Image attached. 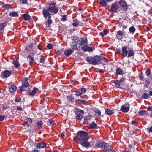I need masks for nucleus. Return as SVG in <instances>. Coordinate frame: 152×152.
I'll return each instance as SVG.
<instances>
[{
  "label": "nucleus",
  "mask_w": 152,
  "mask_h": 152,
  "mask_svg": "<svg viewBox=\"0 0 152 152\" xmlns=\"http://www.w3.org/2000/svg\"><path fill=\"white\" fill-rule=\"evenodd\" d=\"M32 123V120L30 118H27L24 121V124L27 125L28 127Z\"/></svg>",
  "instance_id": "a211bd4d"
},
{
  "label": "nucleus",
  "mask_w": 152,
  "mask_h": 152,
  "mask_svg": "<svg viewBox=\"0 0 152 152\" xmlns=\"http://www.w3.org/2000/svg\"><path fill=\"white\" fill-rule=\"evenodd\" d=\"M148 110L150 112L152 113V106H149L147 108Z\"/></svg>",
  "instance_id": "6e6d98bb"
},
{
  "label": "nucleus",
  "mask_w": 152,
  "mask_h": 152,
  "mask_svg": "<svg viewBox=\"0 0 152 152\" xmlns=\"http://www.w3.org/2000/svg\"><path fill=\"white\" fill-rule=\"evenodd\" d=\"M97 126V125L96 124L94 123V122H92L88 125V127L90 129H95Z\"/></svg>",
  "instance_id": "393cba45"
},
{
  "label": "nucleus",
  "mask_w": 152,
  "mask_h": 152,
  "mask_svg": "<svg viewBox=\"0 0 152 152\" xmlns=\"http://www.w3.org/2000/svg\"><path fill=\"white\" fill-rule=\"evenodd\" d=\"M93 110L98 115H99L101 114L100 110L97 108H94L93 109Z\"/></svg>",
  "instance_id": "58836bf2"
},
{
  "label": "nucleus",
  "mask_w": 152,
  "mask_h": 152,
  "mask_svg": "<svg viewBox=\"0 0 152 152\" xmlns=\"http://www.w3.org/2000/svg\"><path fill=\"white\" fill-rule=\"evenodd\" d=\"M47 48L49 49H51L53 48V45L52 44H49L47 46Z\"/></svg>",
  "instance_id": "864d4df0"
},
{
  "label": "nucleus",
  "mask_w": 152,
  "mask_h": 152,
  "mask_svg": "<svg viewBox=\"0 0 152 152\" xmlns=\"http://www.w3.org/2000/svg\"><path fill=\"white\" fill-rule=\"evenodd\" d=\"M137 122L135 120H133L132 121V123L133 124H137Z\"/></svg>",
  "instance_id": "69168bd1"
},
{
  "label": "nucleus",
  "mask_w": 152,
  "mask_h": 152,
  "mask_svg": "<svg viewBox=\"0 0 152 152\" xmlns=\"http://www.w3.org/2000/svg\"><path fill=\"white\" fill-rule=\"evenodd\" d=\"M86 61L90 64L93 65L100 64L101 57L100 56H96L94 57H88L86 58Z\"/></svg>",
  "instance_id": "7ed1b4c3"
},
{
  "label": "nucleus",
  "mask_w": 152,
  "mask_h": 152,
  "mask_svg": "<svg viewBox=\"0 0 152 152\" xmlns=\"http://www.w3.org/2000/svg\"><path fill=\"white\" fill-rule=\"evenodd\" d=\"M3 7L5 9L8 10L11 8V6L9 4H5L3 5Z\"/></svg>",
  "instance_id": "37998d69"
},
{
  "label": "nucleus",
  "mask_w": 152,
  "mask_h": 152,
  "mask_svg": "<svg viewBox=\"0 0 152 152\" xmlns=\"http://www.w3.org/2000/svg\"><path fill=\"white\" fill-rule=\"evenodd\" d=\"M149 94L151 96H152V91H150L149 92Z\"/></svg>",
  "instance_id": "774afa93"
},
{
  "label": "nucleus",
  "mask_w": 152,
  "mask_h": 152,
  "mask_svg": "<svg viewBox=\"0 0 152 152\" xmlns=\"http://www.w3.org/2000/svg\"><path fill=\"white\" fill-rule=\"evenodd\" d=\"M23 19L25 20H30L31 17L30 15L27 14L25 13L22 15Z\"/></svg>",
  "instance_id": "b1692460"
},
{
  "label": "nucleus",
  "mask_w": 152,
  "mask_h": 152,
  "mask_svg": "<svg viewBox=\"0 0 152 152\" xmlns=\"http://www.w3.org/2000/svg\"><path fill=\"white\" fill-rule=\"evenodd\" d=\"M74 139L77 142L80 143L84 147L87 148L90 147V143L87 141L89 136L87 132L82 131H79L77 133V136Z\"/></svg>",
  "instance_id": "f257e3e1"
},
{
  "label": "nucleus",
  "mask_w": 152,
  "mask_h": 152,
  "mask_svg": "<svg viewBox=\"0 0 152 152\" xmlns=\"http://www.w3.org/2000/svg\"><path fill=\"white\" fill-rule=\"evenodd\" d=\"M45 61V59L42 57L40 58V62L41 63H43Z\"/></svg>",
  "instance_id": "bf43d9fd"
},
{
  "label": "nucleus",
  "mask_w": 152,
  "mask_h": 152,
  "mask_svg": "<svg viewBox=\"0 0 152 152\" xmlns=\"http://www.w3.org/2000/svg\"><path fill=\"white\" fill-rule=\"evenodd\" d=\"M146 74L147 76H149L151 74V70L148 69L146 72Z\"/></svg>",
  "instance_id": "3c124183"
},
{
  "label": "nucleus",
  "mask_w": 152,
  "mask_h": 152,
  "mask_svg": "<svg viewBox=\"0 0 152 152\" xmlns=\"http://www.w3.org/2000/svg\"><path fill=\"white\" fill-rule=\"evenodd\" d=\"M67 99L68 101L69 102H71L74 99V98L72 96H68L67 97Z\"/></svg>",
  "instance_id": "09e8293b"
},
{
  "label": "nucleus",
  "mask_w": 152,
  "mask_h": 152,
  "mask_svg": "<svg viewBox=\"0 0 152 152\" xmlns=\"http://www.w3.org/2000/svg\"><path fill=\"white\" fill-rule=\"evenodd\" d=\"M42 14L45 18L47 19L48 18V19L47 20V23L48 25H50L52 22V20L51 19V15L50 14L47 10L44 9L42 10Z\"/></svg>",
  "instance_id": "39448f33"
},
{
  "label": "nucleus",
  "mask_w": 152,
  "mask_h": 152,
  "mask_svg": "<svg viewBox=\"0 0 152 152\" xmlns=\"http://www.w3.org/2000/svg\"><path fill=\"white\" fill-rule=\"evenodd\" d=\"M129 106L128 104H126L122 105L121 108V110L124 112H127L129 110Z\"/></svg>",
  "instance_id": "f8f14e48"
},
{
  "label": "nucleus",
  "mask_w": 152,
  "mask_h": 152,
  "mask_svg": "<svg viewBox=\"0 0 152 152\" xmlns=\"http://www.w3.org/2000/svg\"><path fill=\"white\" fill-rule=\"evenodd\" d=\"M31 152H40L39 150L37 149H34L33 151H32Z\"/></svg>",
  "instance_id": "0e129e2a"
},
{
  "label": "nucleus",
  "mask_w": 152,
  "mask_h": 152,
  "mask_svg": "<svg viewBox=\"0 0 152 152\" xmlns=\"http://www.w3.org/2000/svg\"><path fill=\"white\" fill-rule=\"evenodd\" d=\"M33 47V45L32 44H30L28 45H27L26 47V50L28 51H30L31 49Z\"/></svg>",
  "instance_id": "f704fd0d"
},
{
  "label": "nucleus",
  "mask_w": 152,
  "mask_h": 152,
  "mask_svg": "<svg viewBox=\"0 0 152 152\" xmlns=\"http://www.w3.org/2000/svg\"><path fill=\"white\" fill-rule=\"evenodd\" d=\"M105 113L109 115H112L115 113V111L113 109L112 110H111L109 108L105 109Z\"/></svg>",
  "instance_id": "dca6fc26"
},
{
  "label": "nucleus",
  "mask_w": 152,
  "mask_h": 152,
  "mask_svg": "<svg viewBox=\"0 0 152 152\" xmlns=\"http://www.w3.org/2000/svg\"><path fill=\"white\" fill-rule=\"evenodd\" d=\"M13 64L15 67L16 68H18L20 66V64L18 61L16 59L13 60Z\"/></svg>",
  "instance_id": "bb28decb"
},
{
  "label": "nucleus",
  "mask_w": 152,
  "mask_h": 152,
  "mask_svg": "<svg viewBox=\"0 0 152 152\" xmlns=\"http://www.w3.org/2000/svg\"><path fill=\"white\" fill-rule=\"evenodd\" d=\"M47 124L48 126H52L55 124L54 121L52 119H50L47 122Z\"/></svg>",
  "instance_id": "c85d7f7f"
},
{
  "label": "nucleus",
  "mask_w": 152,
  "mask_h": 152,
  "mask_svg": "<svg viewBox=\"0 0 152 152\" xmlns=\"http://www.w3.org/2000/svg\"><path fill=\"white\" fill-rule=\"evenodd\" d=\"M108 33V31L106 29H104V30L103 31L100 33L99 34L102 36L103 37L105 35L107 34Z\"/></svg>",
  "instance_id": "2f4dec72"
},
{
  "label": "nucleus",
  "mask_w": 152,
  "mask_h": 152,
  "mask_svg": "<svg viewBox=\"0 0 152 152\" xmlns=\"http://www.w3.org/2000/svg\"><path fill=\"white\" fill-rule=\"evenodd\" d=\"M5 118L4 116H0V121H2L4 120Z\"/></svg>",
  "instance_id": "680f3d73"
},
{
  "label": "nucleus",
  "mask_w": 152,
  "mask_h": 152,
  "mask_svg": "<svg viewBox=\"0 0 152 152\" xmlns=\"http://www.w3.org/2000/svg\"><path fill=\"white\" fill-rule=\"evenodd\" d=\"M99 2H100V4L103 7H105L107 5L106 1L105 0H100Z\"/></svg>",
  "instance_id": "c756f323"
},
{
  "label": "nucleus",
  "mask_w": 152,
  "mask_h": 152,
  "mask_svg": "<svg viewBox=\"0 0 152 152\" xmlns=\"http://www.w3.org/2000/svg\"><path fill=\"white\" fill-rule=\"evenodd\" d=\"M46 146V143L44 142H41L35 145V146L37 148H45Z\"/></svg>",
  "instance_id": "2eb2a0df"
},
{
  "label": "nucleus",
  "mask_w": 152,
  "mask_h": 152,
  "mask_svg": "<svg viewBox=\"0 0 152 152\" xmlns=\"http://www.w3.org/2000/svg\"><path fill=\"white\" fill-rule=\"evenodd\" d=\"M95 146L97 148H107L109 147V145L104 142H98L95 145Z\"/></svg>",
  "instance_id": "6e6552de"
},
{
  "label": "nucleus",
  "mask_w": 152,
  "mask_h": 152,
  "mask_svg": "<svg viewBox=\"0 0 152 152\" xmlns=\"http://www.w3.org/2000/svg\"><path fill=\"white\" fill-rule=\"evenodd\" d=\"M117 34L118 35H120L121 36H123L124 35L123 32L121 30H119L118 31Z\"/></svg>",
  "instance_id": "603ef678"
},
{
  "label": "nucleus",
  "mask_w": 152,
  "mask_h": 152,
  "mask_svg": "<svg viewBox=\"0 0 152 152\" xmlns=\"http://www.w3.org/2000/svg\"><path fill=\"white\" fill-rule=\"evenodd\" d=\"M87 44V39L86 37H83L81 39L79 45L80 46L86 45Z\"/></svg>",
  "instance_id": "4468645a"
},
{
  "label": "nucleus",
  "mask_w": 152,
  "mask_h": 152,
  "mask_svg": "<svg viewBox=\"0 0 152 152\" xmlns=\"http://www.w3.org/2000/svg\"><path fill=\"white\" fill-rule=\"evenodd\" d=\"M86 89L84 88H79L77 91H76V95L77 96H80L82 94L85 93L86 91Z\"/></svg>",
  "instance_id": "9b49d317"
},
{
  "label": "nucleus",
  "mask_w": 152,
  "mask_h": 152,
  "mask_svg": "<svg viewBox=\"0 0 152 152\" xmlns=\"http://www.w3.org/2000/svg\"><path fill=\"white\" fill-rule=\"evenodd\" d=\"M78 20H73L72 25L75 27H77L78 26Z\"/></svg>",
  "instance_id": "ea45409f"
},
{
  "label": "nucleus",
  "mask_w": 152,
  "mask_h": 152,
  "mask_svg": "<svg viewBox=\"0 0 152 152\" xmlns=\"http://www.w3.org/2000/svg\"><path fill=\"white\" fill-rule=\"evenodd\" d=\"M138 115H139L147 116L149 115V114L146 110H142L139 112Z\"/></svg>",
  "instance_id": "aec40b11"
},
{
  "label": "nucleus",
  "mask_w": 152,
  "mask_h": 152,
  "mask_svg": "<svg viewBox=\"0 0 152 152\" xmlns=\"http://www.w3.org/2000/svg\"><path fill=\"white\" fill-rule=\"evenodd\" d=\"M9 91L11 93H13L17 89V87L14 84H12L9 87Z\"/></svg>",
  "instance_id": "412c9836"
},
{
  "label": "nucleus",
  "mask_w": 152,
  "mask_h": 152,
  "mask_svg": "<svg viewBox=\"0 0 152 152\" xmlns=\"http://www.w3.org/2000/svg\"><path fill=\"white\" fill-rule=\"evenodd\" d=\"M5 23L0 24V30H3L6 26Z\"/></svg>",
  "instance_id": "49530a36"
},
{
  "label": "nucleus",
  "mask_w": 152,
  "mask_h": 152,
  "mask_svg": "<svg viewBox=\"0 0 152 152\" xmlns=\"http://www.w3.org/2000/svg\"><path fill=\"white\" fill-rule=\"evenodd\" d=\"M129 31L132 34H134L135 31V28L134 26H132L129 28Z\"/></svg>",
  "instance_id": "e433bc0d"
},
{
  "label": "nucleus",
  "mask_w": 152,
  "mask_h": 152,
  "mask_svg": "<svg viewBox=\"0 0 152 152\" xmlns=\"http://www.w3.org/2000/svg\"><path fill=\"white\" fill-rule=\"evenodd\" d=\"M43 122L41 121H38L37 122V126L38 129H39L41 128L43 124Z\"/></svg>",
  "instance_id": "473e14b6"
},
{
  "label": "nucleus",
  "mask_w": 152,
  "mask_h": 152,
  "mask_svg": "<svg viewBox=\"0 0 152 152\" xmlns=\"http://www.w3.org/2000/svg\"><path fill=\"white\" fill-rule=\"evenodd\" d=\"M61 137H65V135H64V134L62 133H61Z\"/></svg>",
  "instance_id": "338daca9"
},
{
  "label": "nucleus",
  "mask_w": 152,
  "mask_h": 152,
  "mask_svg": "<svg viewBox=\"0 0 152 152\" xmlns=\"http://www.w3.org/2000/svg\"><path fill=\"white\" fill-rule=\"evenodd\" d=\"M9 15L11 17H18V13L15 11H13L10 12Z\"/></svg>",
  "instance_id": "7c9ffc66"
},
{
  "label": "nucleus",
  "mask_w": 152,
  "mask_h": 152,
  "mask_svg": "<svg viewBox=\"0 0 152 152\" xmlns=\"http://www.w3.org/2000/svg\"><path fill=\"white\" fill-rule=\"evenodd\" d=\"M119 4L125 10H126L128 9V7L129 5H127V3L124 1L120 0L119 1Z\"/></svg>",
  "instance_id": "9d476101"
},
{
  "label": "nucleus",
  "mask_w": 152,
  "mask_h": 152,
  "mask_svg": "<svg viewBox=\"0 0 152 152\" xmlns=\"http://www.w3.org/2000/svg\"><path fill=\"white\" fill-rule=\"evenodd\" d=\"M45 9L47 10L51 15L57 14L58 11V9L56 6V4L53 3L50 4L48 8Z\"/></svg>",
  "instance_id": "20e7f679"
},
{
  "label": "nucleus",
  "mask_w": 152,
  "mask_h": 152,
  "mask_svg": "<svg viewBox=\"0 0 152 152\" xmlns=\"http://www.w3.org/2000/svg\"><path fill=\"white\" fill-rule=\"evenodd\" d=\"M101 63L107 62L108 61V59L105 57H102V58H101Z\"/></svg>",
  "instance_id": "a18cd8bd"
},
{
  "label": "nucleus",
  "mask_w": 152,
  "mask_h": 152,
  "mask_svg": "<svg viewBox=\"0 0 152 152\" xmlns=\"http://www.w3.org/2000/svg\"><path fill=\"white\" fill-rule=\"evenodd\" d=\"M81 49L84 51H92L94 49V47H91L88 46L87 45H85L82 47Z\"/></svg>",
  "instance_id": "ddd939ff"
},
{
  "label": "nucleus",
  "mask_w": 152,
  "mask_h": 152,
  "mask_svg": "<svg viewBox=\"0 0 152 152\" xmlns=\"http://www.w3.org/2000/svg\"><path fill=\"white\" fill-rule=\"evenodd\" d=\"M121 55L124 57H130L133 56L135 54V52L132 49L128 50V47L124 46L122 48Z\"/></svg>",
  "instance_id": "f03ea898"
},
{
  "label": "nucleus",
  "mask_w": 152,
  "mask_h": 152,
  "mask_svg": "<svg viewBox=\"0 0 152 152\" xmlns=\"http://www.w3.org/2000/svg\"><path fill=\"white\" fill-rule=\"evenodd\" d=\"M28 57L30 59L29 64L30 65H31L32 63L34 61V58L30 55L28 56Z\"/></svg>",
  "instance_id": "4c0bfd02"
},
{
  "label": "nucleus",
  "mask_w": 152,
  "mask_h": 152,
  "mask_svg": "<svg viewBox=\"0 0 152 152\" xmlns=\"http://www.w3.org/2000/svg\"><path fill=\"white\" fill-rule=\"evenodd\" d=\"M66 15H63L62 16V18L61 19V20L62 21H64L66 20Z\"/></svg>",
  "instance_id": "8fccbe9b"
},
{
  "label": "nucleus",
  "mask_w": 152,
  "mask_h": 152,
  "mask_svg": "<svg viewBox=\"0 0 152 152\" xmlns=\"http://www.w3.org/2000/svg\"><path fill=\"white\" fill-rule=\"evenodd\" d=\"M76 102L79 103H82L85 104L86 103V101L84 100H81L79 99L76 100Z\"/></svg>",
  "instance_id": "79ce46f5"
},
{
  "label": "nucleus",
  "mask_w": 152,
  "mask_h": 152,
  "mask_svg": "<svg viewBox=\"0 0 152 152\" xmlns=\"http://www.w3.org/2000/svg\"><path fill=\"white\" fill-rule=\"evenodd\" d=\"M28 79L27 78H24L22 80V86L20 87V91L22 93L23 91H25L23 89L24 87H27L29 86V84L28 82Z\"/></svg>",
  "instance_id": "0eeeda50"
},
{
  "label": "nucleus",
  "mask_w": 152,
  "mask_h": 152,
  "mask_svg": "<svg viewBox=\"0 0 152 152\" xmlns=\"http://www.w3.org/2000/svg\"><path fill=\"white\" fill-rule=\"evenodd\" d=\"M21 99L20 98H17L15 99V101L16 102H19L20 101Z\"/></svg>",
  "instance_id": "052dcab7"
},
{
  "label": "nucleus",
  "mask_w": 152,
  "mask_h": 152,
  "mask_svg": "<svg viewBox=\"0 0 152 152\" xmlns=\"http://www.w3.org/2000/svg\"><path fill=\"white\" fill-rule=\"evenodd\" d=\"M105 151L106 152H115V151L113 148H106Z\"/></svg>",
  "instance_id": "c03bdc74"
},
{
  "label": "nucleus",
  "mask_w": 152,
  "mask_h": 152,
  "mask_svg": "<svg viewBox=\"0 0 152 152\" xmlns=\"http://www.w3.org/2000/svg\"><path fill=\"white\" fill-rule=\"evenodd\" d=\"M2 74L4 77L7 78L10 75L11 71L8 70H5Z\"/></svg>",
  "instance_id": "f3484780"
},
{
  "label": "nucleus",
  "mask_w": 152,
  "mask_h": 152,
  "mask_svg": "<svg viewBox=\"0 0 152 152\" xmlns=\"http://www.w3.org/2000/svg\"><path fill=\"white\" fill-rule=\"evenodd\" d=\"M121 80H115L114 81V83L116 87L118 88H121Z\"/></svg>",
  "instance_id": "4be33fe9"
},
{
  "label": "nucleus",
  "mask_w": 152,
  "mask_h": 152,
  "mask_svg": "<svg viewBox=\"0 0 152 152\" xmlns=\"http://www.w3.org/2000/svg\"><path fill=\"white\" fill-rule=\"evenodd\" d=\"M92 118V115L89 114L86 116H85L84 118V120L85 121H90Z\"/></svg>",
  "instance_id": "cd10ccee"
},
{
  "label": "nucleus",
  "mask_w": 152,
  "mask_h": 152,
  "mask_svg": "<svg viewBox=\"0 0 152 152\" xmlns=\"http://www.w3.org/2000/svg\"><path fill=\"white\" fill-rule=\"evenodd\" d=\"M116 73L117 74L119 75H123L124 73V72L122 69L119 68H116Z\"/></svg>",
  "instance_id": "a878e982"
},
{
  "label": "nucleus",
  "mask_w": 152,
  "mask_h": 152,
  "mask_svg": "<svg viewBox=\"0 0 152 152\" xmlns=\"http://www.w3.org/2000/svg\"><path fill=\"white\" fill-rule=\"evenodd\" d=\"M75 113L76 115V119L79 121L81 120L83 118V115L84 114V111L83 110L77 109L75 110Z\"/></svg>",
  "instance_id": "423d86ee"
},
{
  "label": "nucleus",
  "mask_w": 152,
  "mask_h": 152,
  "mask_svg": "<svg viewBox=\"0 0 152 152\" xmlns=\"http://www.w3.org/2000/svg\"><path fill=\"white\" fill-rule=\"evenodd\" d=\"M139 78L141 80H142L144 79V77L142 75H139Z\"/></svg>",
  "instance_id": "13d9d810"
},
{
  "label": "nucleus",
  "mask_w": 152,
  "mask_h": 152,
  "mask_svg": "<svg viewBox=\"0 0 152 152\" xmlns=\"http://www.w3.org/2000/svg\"><path fill=\"white\" fill-rule=\"evenodd\" d=\"M145 86L147 87L148 86H149L151 80L148 78H147L145 79Z\"/></svg>",
  "instance_id": "72a5a7b5"
},
{
  "label": "nucleus",
  "mask_w": 152,
  "mask_h": 152,
  "mask_svg": "<svg viewBox=\"0 0 152 152\" xmlns=\"http://www.w3.org/2000/svg\"><path fill=\"white\" fill-rule=\"evenodd\" d=\"M142 97L143 99H147L148 97V94L146 93H144L142 95Z\"/></svg>",
  "instance_id": "de8ad7c7"
},
{
  "label": "nucleus",
  "mask_w": 152,
  "mask_h": 152,
  "mask_svg": "<svg viewBox=\"0 0 152 152\" xmlns=\"http://www.w3.org/2000/svg\"><path fill=\"white\" fill-rule=\"evenodd\" d=\"M20 1L22 4H26L27 2V0H20Z\"/></svg>",
  "instance_id": "5fc2aeb1"
},
{
  "label": "nucleus",
  "mask_w": 152,
  "mask_h": 152,
  "mask_svg": "<svg viewBox=\"0 0 152 152\" xmlns=\"http://www.w3.org/2000/svg\"><path fill=\"white\" fill-rule=\"evenodd\" d=\"M77 45H74L72 43L71 44V46L72 47V50H73V51L75 50H78L77 48Z\"/></svg>",
  "instance_id": "a19ab883"
},
{
  "label": "nucleus",
  "mask_w": 152,
  "mask_h": 152,
  "mask_svg": "<svg viewBox=\"0 0 152 152\" xmlns=\"http://www.w3.org/2000/svg\"><path fill=\"white\" fill-rule=\"evenodd\" d=\"M148 130L149 132L152 133V126H151L150 127L148 128Z\"/></svg>",
  "instance_id": "4d7b16f0"
},
{
  "label": "nucleus",
  "mask_w": 152,
  "mask_h": 152,
  "mask_svg": "<svg viewBox=\"0 0 152 152\" xmlns=\"http://www.w3.org/2000/svg\"><path fill=\"white\" fill-rule=\"evenodd\" d=\"M73 39H72V43L73 44L77 45L78 42V39L76 37H73Z\"/></svg>",
  "instance_id": "c9c22d12"
},
{
  "label": "nucleus",
  "mask_w": 152,
  "mask_h": 152,
  "mask_svg": "<svg viewBox=\"0 0 152 152\" xmlns=\"http://www.w3.org/2000/svg\"><path fill=\"white\" fill-rule=\"evenodd\" d=\"M38 90V88L34 87L33 90L29 92V95L31 96H33L35 94L36 92Z\"/></svg>",
  "instance_id": "6ab92c4d"
},
{
  "label": "nucleus",
  "mask_w": 152,
  "mask_h": 152,
  "mask_svg": "<svg viewBox=\"0 0 152 152\" xmlns=\"http://www.w3.org/2000/svg\"><path fill=\"white\" fill-rule=\"evenodd\" d=\"M73 52V50H72V49H68L65 51L64 52V54L66 56H69Z\"/></svg>",
  "instance_id": "5701e85b"
},
{
  "label": "nucleus",
  "mask_w": 152,
  "mask_h": 152,
  "mask_svg": "<svg viewBox=\"0 0 152 152\" xmlns=\"http://www.w3.org/2000/svg\"><path fill=\"white\" fill-rule=\"evenodd\" d=\"M17 110L18 111L22 110V108L20 107L19 106H17Z\"/></svg>",
  "instance_id": "e2e57ef3"
},
{
  "label": "nucleus",
  "mask_w": 152,
  "mask_h": 152,
  "mask_svg": "<svg viewBox=\"0 0 152 152\" xmlns=\"http://www.w3.org/2000/svg\"><path fill=\"white\" fill-rule=\"evenodd\" d=\"M118 8L119 7L117 4L114 3L111 5V8L109 10L110 12H112L113 13H115L117 12Z\"/></svg>",
  "instance_id": "1a4fd4ad"
}]
</instances>
